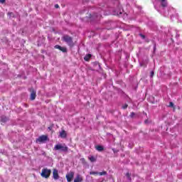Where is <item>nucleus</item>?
Returning a JSON list of instances; mask_svg holds the SVG:
<instances>
[{"label":"nucleus","instance_id":"27","mask_svg":"<svg viewBox=\"0 0 182 182\" xmlns=\"http://www.w3.org/2000/svg\"><path fill=\"white\" fill-rule=\"evenodd\" d=\"M55 8H59V5L58 4H55Z\"/></svg>","mask_w":182,"mask_h":182},{"label":"nucleus","instance_id":"7","mask_svg":"<svg viewBox=\"0 0 182 182\" xmlns=\"http://www.w3.org/2000/svg\"><path fill=\"white\" fill-rule=\"evenodd\" d=\"M74 176H75V173H73V172H70V173H68L66 175V176H65L66 178H67V181H68V182L72 181V180H73Z\"/></svg>","mask_w":182,"mask_h":182},{"label":"nucleus","instance_id":"6","mask_svg":"<svg viewBox=\"0 0 182 182\" xmlns=\"http://www.w3.org/2000/svg\"><path fill=\"white\" fill-rule=\"evenodd\" d=\"M46 140H48V136L43 135V136H39L37 139L36 141H37V143H45V141H46Z\"/></svg>","mask_w":182,"mask_h":182},{"label":"nucleus","instance_id":"28","mask_svg":"<svg viewBox=\"0 0 182 182\" xmlns=\"http://www.w3.org/2000/svg\"><path fill=\"white\" fill-rule=\"evenodd\" d=\"M8 15H9L10 16H12L13 14L12 13H9Z\"/></svg>","mask_w":182,"mask_h":182},{"label":"nucleus","instance_id":"26","mask_svg":"<svg viewBox=\"0 0 182 182\" xmlns=\"http://www.w3.org/2000/svg\"><path fill=\"white\" fill-rule=\"evenodd\" d=\"M127 177L128 178H130V175L129 174V173H127Z\"/></svg>","mask_w":182,"mask_h":182},{"label":"nucleus","instance_id":"10","mask_svg":"<svg viewBox=\"0 0 182 182\" xmlns=\"http://www.w3.org/2000/svg\"><path fill=\"white\" fill-rule=\"evenodd\" d=\"M36 98V91H32L31 93V100H35Z\"/></svg>","mask_w":182,"mask_h":182},{"label":"nucleus","instance_id":"22","mask_svg":"<svg viewBox=\"0 0 182 182\" xmlns=\"http://www.w3.org/2000/svg\"><path fill=\"white\" fill-rule=\"evenodd\" d=\"M122 108L123 109H127V105L125 104L124 106H122Z\"/></svg>","mask_w":182,"mask_h":182},{"label":"nucleus","instance_id":"13","mask_svg":"<svg viewBox=\"0 0 182 182\" xmlns=\"http://www.w3.org/2000/svg\"><path fill=\"white\" fill-rule=\"evenodd\" d=\"M96 150H97V151H103L104 149L102 146H97Z\"/></svg>","mask_w":182,"mask_h":182},{"label":"nucleus","instance_id":"4","mask_svg":"<svg viewBox=\"0 0 182 182\" xmlns=\"http://www.w3.org/2000/svg\"><path fill=\"white\" fill-rule=\"evenodd\" d=\"M123 10L122 9H119V10H117L113 12V15H117V16H122V18H127V14L124 13L123 14Z\"/></svg>","mask_w":182,"mask_h":182},{"label":"nucleus","instance_id":"25","mask_svg":"<svg viewBox=\"0 0 182 182\" xmlns=\"http://www.w3.org/2000/svg\"><path fill=\"white\" fill-rule=\"evenodd\" d=\"M5 0H0V4H4Z\"/></svg>","mask_w":182,"mask_h":182},{"label":"nucleus","instance_id":"11","mask_svg":"<svg viewBox=\"0 0 182 182\" xmlns=\"http://www.w3.org/2000/svg\"><path fill=\"white\" fill-rule=\"evenodd\" d=\"M88 159L91 161V163H95V161H96V160H97V158L93 156H88Z\"/></svg>","mask_w":182,"mask_h":182},{"label":"nucleus","instance_id":"24","mask_svg":"<svg viewBox=\"0 0 182 182\" xmlns=\"http://www.w3.org/2000/svg\"><path fill=\"white\" fill-rule=\"evenodd\" d=\"M140 36H141V38H142V39H144V38H145L144 35H143V34H140Z\"/></svg>","mask_w":182,"mask_h":182},{"label":"nucleus","instance_id":"8","mask_svg":"<svg viewBox=\"0 0 182 182\" xmlns=\"http://www.w3.org/2000/svg\"><path fill=\"white\" fill-rule=\"evenodd\" d=\"M53 177L54 180H59V173L58 172V170L54 169L53 171Z\"/></svg>","mask_w":182,"mask_h":182},{"label":"nucleus","instance_id":"23","mask_svg":"<svg viewBox=\"0 0 182 182\" xmlns=\"http://www.w3.org/2000/svg\"><path fill=\"white\" fill-rule=\"evenodd\" d=\"M130 116H131V117H134V112H132Z\"/></svg>","mask_w":182,"mask_h":182},{"label":"nucleus","instance_id":"19","mask_svg":"<svg viewBox=\"0 0 182 182\" xmlns=\"http://www.w3.org/2000/svg\"><path fill=\"white\" fill-rule=\"evenodd\" d=\"M8 120V119L6 118V117H3L2 118H1V121L2 122H6Z\"/></svg>","mask_w":182,"mask_h":182},{"label":"nucleus","instance_id":"21","mask_svg":"<svg viewBox=\"0 0 182 182\" xmlns=\"http://www.w3.org/2000/svg\"><path fill=\"white\" fill-rule=\"evenodd\" d=\"M174 106V104L173 102L169 103V107H173Z\"/></svg>","mask_w":182,"mask_h":182},{"label":"nucleus","instance_id":"3","mask_svg":"<svg viewBox=\"0 0 182 182\" xmlns=\"http://www.w3.org/2000/svg\"><path fill=\"white\" fill-rule=\"evenodd\" d=\"M68 146L65 144H58L54 146V150H59L60 151H64V152L68 151Z\"/></svg>","mask_w":182,"mask_h":182},{"label":"nucleus","instance_id":"16","mask_svg":"<svg viewBox=\"0 0 182 182\" xmlns=\"http://www.w3.org/2000/svg\"><path fill=\"white\" fill-rule=\"evenodd\" d=\"M90 174L92 175V176H96L97 174H99V172H96V171H91L90 173Z\"/></svg>","mask_w":182,"mask_h":182},{"label":"nucleus","instance_id":"17","mask_svg":"<svg viewBox=\"0 0 182 182\" xmlns=\"http://www.w3.org/2000/svg\"><path fill=\"white\" fill-rule=\"evenodd\" d=\"M60 50H61V52L65 53V52H67L68 50L65 47H61Z\"/></svg>","mask_w":182,"mask_h":182},{"label":"nucleus","instance_id":"14","mask_svg":"<svg viewBox=\"0 0 182 182\" xmlns=\"http://www.w3.org/2000/svg\"><path fill=\"white\" fill-rule=\"evenodd\" d=\"M90 58H92V55L90 54H87V55L85 56L84 59L85 60H89V59H90Z\"/></svg>","mask_w":182,"mask_h":182},{"label":"nucleus","instance_id":"5","mask_svg":"<svg viewBox=\"0 0 182 182\" xmlns=\"http://www.w3.org/2000/svg\"><path fill=\"white\" fill-rule=\"evenodd\" d=\"M63 40L68 43V45H69V46H73V41H72V38L70 36H65L63 37Z\"/></svg>","mask_w":182,"mask_h":182},{"label":"nucleus","instance_id":"1","mask_svg":"<svg viewBox=\"0 0 182 182\" xmlns=\"http://www.w3.org/2000/svg\"><path fill=\"white\" fill-rule=\"evenodd\" d=\"M156 2H159V4H161V6H159V9L157 8V5H156V4H154V8H156V9L160 12V11H161V9H164V8H167V0H156Z\"/></svg>","mask_w":182,"mask_h":182},{"label":"nucleus","instance_id":"2","mask_svg":"<svg viewBox=\"0 0 182 182\" xmlns=\"http://www.w3.org/2000/svg\"><path fill=\"white\" fill-rule=\"evenodd\" d=\"M51 173L52 171L50 169L43 168L41 171V177H43V178H49Z\"/></svg>","mask_w":182,"mask_h":182},{"label":"nucleus","instance_id":"9","mask_svg":"<svg viewBox=\"0 0 182 182\" xmlns=\"http://www.w3.org/2000/svg\"><path fill=\"white\" fill-rule=\"evenodd\" d=\"M83 181V178L80 175H77L76 178L74 179V182H82Z\"/></svg>","mask_w":182,"mask_h":182},{"label":"nucleus","instance_id":"12","mask_svg":"<svg viewBox=\"0 0 182 182\" xmlns=\"http://www.w3.org/2000/svg\"><path fill=\"white\" fill-rule=\"evenodd\" d=\"M60 137H61V139H66V132H65V131L60 132Z\"/></svg>","mask_w":182,"mask_h":182},{"label":"nucleus","instance_id":"20","mask_svg":"<svg viewBox=\"0 0 182 182\" xmlns=\"http://www.w3.org/2000/svg\"><path fill=\"white\" fill-rule=\"evenodd\" d=\"M153 76H154V71H151L150 77H153Z\"/></svg>","mask_w":182,"mask_h":182},{"label":"nucleus","instance_id":"15","mask_svg":"<svg viewBox=\"0 0 182 182\" xmlns=\"http://www.w3.org/2000/svg\"><path fill=\"white\" fill-rule=\"evenodd\" d=\"M98 174L100 176H106V174H107V172L106 171L99 172Z\"/></svg>","mask_w":182,"mask_h":182},{"label":"nucleus","instance_id":"18","mask_svg":"<svg viewBox=\"0 0 182 182\" xmlns=\"http://www.w3.org/2000/svg\"><path fill=\"white\" fill-rule=\"evenodd\" d=\"M55 49H59V50H60V49H62V46L56 45V46H55Z\"/></svg>","mask_w":182,"mask_h":182}]
</instances>
